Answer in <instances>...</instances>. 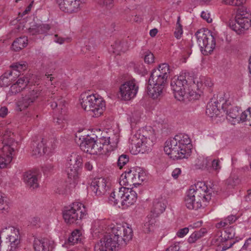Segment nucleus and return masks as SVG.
I'll list each match as a JSON object with an SVG mask.
<instances>
[{"label": "nucleus", "instance_id": "nucleus-53", "mask_svg": "<svg viewBox=\"0 0 251 251\" xmlns=\"http://www.w3.org/2000/svg\"><path fill=\"white\" fill-rule=\"evenodd\" d=\"M203 81V84L204 85L206 86V87H211L213 86V83L211 81V79L209 78H204L203 77V78L201 79V81L200 82H199V90L200 91H201L200 90V88L201 87V86L202 85V82ZM201 94V93H200V94Z\"/></svg>", "mask_w": 251, "mask_h": 251}, {"label": "nucleus", "instance_id": "nucleus-22", "mask_svg": "<svg viewBox=\"0 0 251 251\" xmlns=\"http://www.w3.org/2000/svg\"><path fill=\"white\" fill-rule=\"evenodd\" d=\"M14 231V235H7L8 237L6 238L7 241L5 242H8L12 245V246H15V248H17L18 245L20 243V233L18 229H17L13 226H9L2 228L0 230L1 234H3L6 232V234L9 233L10 231Z\"/></svg>", "mask_w": 251, "mask_h": 251}, {"label": "nucleus", "instance_id": "nucleus-2", "mask_svg": "<svg viewBox=\"0 0 251 251\" xmlns=\"http://www.w3.org/2000/svg\"><path fill=\"white\" fill-rule=\"evenodd\" d=\"M132 235L131 228L121 225L115 226L111 228V232L96 244L94 251H113L120 244L130 241Z\"/></svg>", "mask_w": 251, "mask_h": 251}, {"label": "nucleus", "instance_id": "nucleus-11", "mask_svg": "<svg viewBox=\"0 0 251 251\" xmlns=\"http://www.w3.org/2000/svg\"><path fill=\"white\" fill-rule=\"evenodd\" d=\"M50 99L48 100L49 104L52 108V109L57 108L56 110L60 112L61 110L60 115H58L56 119H54V122L56 123L58 125L64 124V118L63 115L65 114L66 109L64 108L65 107V101L63 99L61 96L56 97L55 93H51L50 96Z\"/></svg>", "mask_w": 251, "mask_h": 251}, {"label": "nucleus", "instance_id": "nucleus-39", "mask_svg": "<svg viewBox=\"0 0 251 251\" xmlns=\"http://www.w3.org/2000/svg\"><path fill=\"white\" fill-rule=\"evenodd\" d=\"M206 232L207 230L205 228H201L199 230L195 231L188 238V243L191 244L195 243L197 240L203 237Z\"/></svg>", "mask_w": 251, "mask_h": 251}, {"label": "nucleus", "instance_id": "nucleus-43", "mask_svg": "<svg viewBox=\"0 0 251 251\" xmlns=\"http://www.w3.org/2000/svg\"><path fill=\"white\" fill-rule=\"evenodd\" d=\"M124 43L120 41H117L114 44L111 45L112 51L117 55L120 54L121 52H124L126 50V49L123 46Z\"/></svg>", "mask_w": 251, "mask_h": 251}, {"label": "nucleus", "instance_id": "nucleus-19", "mask_svg": "<svg viewBox=\"0 0 251 251\" xmlns=\"http://www.w3.org/2000/svg\"><path fill=\"white\" fill-rule=\"evenodd\" d=\"M48 143L47 141L43 138L33 141L31 145L32 155L34 156H41L51 152V149L48 145Z\"/></svg>", "mask_w": 251, "mask_h": 251}, {"label": "nucleus", "instance_id": "nucleus-49", "mask_svg": "<svg viewBox=\"0 0 251 251\" xmlns=\"http://www.w3.org/2000/svg\"><path fill=\"white\" fill-rule=\"evenodd\" d=\"M246 0H222V3L229 5L239 6L243 5Z\"/></svg>", "mask_w": 251, "mask_h": 251}, {"label": "nucleus", "instance_id": "nucleus-20", "mask_svg": "<svg viewBox=\"0 0 251 251\" xmlns=\"http://www.w3.org/2000/svg\"><path fill=\"white\" fill-rule=\"evenodd\" d=\"M90 190L96 195L101 196L106 191V183L104 178L100 177L94 179L90 185Z\"/></svg>", "mask_w": 251, "mask_h": 251}, {"label": "nucleus", "instance_id": "nucleus-38", "mask_svg": "<svg viewBox=\"0 0 251 251\" xmlns=\"http://www.w3.org/2000/svg\"><path fill=\"white\" fill-rule=\"evenodd\" d=\"M210 163L211 159L210 158L200 156L196 160L195 166L197 169H204L206 168Z\"/></svg>", "mask_w": 251, "mask_h": 251}, {"label": "nucleus", "instance_id": "nucleus-55", "mask_svg": "<svg viewBox=\"0 0 251 251\" xmlns=\"http://www.w3.org/2000/svg\"><path fill=\"white\" fill-rule=\"evenodd\" d=\"M144 60L146 63L150 64L154 61V56L151 52L147 53L144 57Z\"/></svg>", "mask_w": 251, "mask_h": 251}, {"label": "nucleus", "instance_id": "nucleus-45", "mask_svg": "<svg viewBox=\"0 0 251 251\" xmlns=\"http://www.w3.org/2000/svg\"><path fill=\"white\" fill-rule=\"evenodd\" d=\"M9 206L5 198L2 195L0 192V211L2 213H5L8 212Z\"/></svg>", "mask_w": 251, "mask_h": 251}, {"label": "nucleus", "instance_id": "nucleus-5", "mask_svg": "<svg viewBox=\"0 0 251 251\" xmlns=\"http://www.w3.org/2000/svg\"><path fill=\"white\" fill-rule=\"evenodd\" d=\"M80 97V104L85 111L92 112L94 117H99L102 114L105 109V102L101 98H97L93 94H84Z\"/></svg>", "mask_w": 251, "mask_h": 251}, {"label": "nucleus", "instance_id": "nucleus-21", "mask_svg": "<svg viewBox=\"0 0 251 251\" xmlns=\"http://www.w3.org/2000/svg\"><path fill=\"white\" fill-rule=\"evenodd\" d=\"M3 147L1 150L4 152L14 153L17 150V142H15L13 138V134H5L3 137Z\"/></svg>", "mask_w": 251, "mask_h": 251}, {"label": "nucleus", "instance_id": "nucleus-27", "mask_svg": "<svg viewBox=\"0 0 251 251\" xmlns=\"http://www.w3.org/2000/svg\"><path fill=\"white\" fill-rule=\"evenodd\" d=\"M164 87V86L158 85L155 83L152 84V85L151 86L148 82L147 93L152 99H157L162 96Z\"/></svg>", "mask_w": 251, "mask_h": 251}, {"label": "nucleus", "instance_id": "nucleus-37", "mask_svg": "<svg viewBox=\"0 0 251 251\" xmlns=\"http://www.w3.org/2000/svg\"><path fill=\"white\" fill-rule=\"evenodd\" d=\"M167 79L163 78L162 76H156L154 73H151L149 79V83L151 86L155 83L158 85L165 86L167 82Z\"/></svg>", "mask_w": 251, "mask_h": 251}, {"label": "nucleus", "instance_id": "nucleus-52", "mask_svg": "<svg viewBox=\"0 0 251 251\" xmlns=\"http://www.w3.org/2000/svg\"><path fill=\"white\" fill-rule=\"evenodd\" d=\"M23 89L16 83L13 84L10 87L9 94L10 95H16L21 92Z\"/></svg>", "mask_w": 251, "mask_h": 251}, {"label": "nucleus", "instance_id": "nucleus-35", "mask_svg": "<svg viewBox=\"0 0 251 251\" xmlns=\"http://www.w3.org/2000/svg\"><path fill=\"white\" fill-rule=\"evenodd\" d=\"M14 153L10 154L8 152H4L2 150H0V168H4L12 161L13 155Z\"/></svg>", "mask_w": 251, "mask_h": 251}, {"label": "nucleus", "instance_id": "nucleus-8", "mask_svg": "<svg viewBox=\"0 0 251 251\" xmlns=\"http://www.w3.org/2000/svg\"><path fill=\"white\" fill-rule=\"evenodd\" d=\"M198 44L201 50L211 53L215 47L216 34L210 30H199L195 33Z\"/></svg>", "mask_w": 251, "mask_h": 251}, {"label": "nucleus", "instance_id": "nucleus-32", "mask_svg": "<svg viewBox=\"0 0 251 251\" xmlns=\"http://www.w3.org/2000/svg\"><path fill=\"white\" fill-rule=\"evenodd\" d=\"M132 173H134L133 186L140 184L146 178L145 172L139 167H133Z\"/></svg>", "mask_w": 251, "mask_h": 251}, {"label": "nucleus", "instance_id": "nucleus-46", "mask_svg": "<svg viewBox=\"0 0 251 251\" xmlns=\"http://www.w3.org/2000/svg\"><path fill=\"white\" fill-rule=\"evenodd\" d=\"M11 67L13 68L14 70L20 72L26 69L27 63L25 61L16 62L11 65Z\"/></svg>", "mask_w": 251, "mask_h": 251}, {"label": "nucleus", "instance_id": "nucleus-34", "mask_svg": "<svg viewBox=\"0 0 251 251\" xmlns=\"http://www.w3.org/2000/svg\"><path fill=\"white\" fill-rule=\"evenodd\" d=\"M152 73L156 76H162L163 78H168L170 73L169 66L166 63L160 64L158 68L154 69Z\"/></svg>", "mask_w": 251, "mask_h": 251}, {"label": "nucleus", "instance_id": "nucleus-30", "mask_svg": "<svg viewBox=\"0 0 251 251\" xmlns=\"http://www.w3.org/2000/svg\"><path fill=\"white\" fill-rule=\"evenodd\" d=\"M35 251H49V241L47 238L35 239L34 241Z\"/></svg>", "mask_w": 251, "mask_h": 251}, {"label": "nucleus", "instance_id": "nucleus-23", "mask_svg": "<svg viewBox=\"0 0 251 251\" xmlns=\"http://www.w3.org/2000/svg\"><path fill=\"white\" fill-rule=\"evenodd\" d=\"M122 190L125 191L124 200L122 203H124V206H129L133 204L137 199V194L136 192L132 188L129 189L124 187Z\"/></svg>", "mask_w": 251, "mask_h": 251}, {"label": "nucleus", "instance_id": "nucleus-56", "mask_svg": "<svg viewBox=\"0 0 251 251\" xmlns=\"http://www.w3.org/2000/svg\"><path fill=\"white\" fill-rule=\"evenodd\" d=\"M220 162L219 159H214L213 160L211 159V165L213 170L219 171L221 169Z\"/></svg>", "mask_w": 251, "mask_h": 251}, {"label": "nucleus", "instance_id": "nucleus-6", "mask_svg": "<svg viewBox=\"0 0 251 251\" xmlns=\"http://www.w3.org/2000/svg\"><path fill=\"white\" fill-rule=\"evenodd\" d=\"M251 25V14L245 7L238 8L234 21L229 22L230 28L237 34H241Z\"/></svg>", "mask_w": 251, "mask_h": 251}, {"label": "nucleus", "instance_id": "nucleus-26", "mask_svg": "<svg viewBox=\"0 0 251 251\" xmlns=\"http://www.w3.org/2000/svg\"><path fill=\"white\" fill-rule=\"evenodd\" d=\"M134 173H132V168L127 169L125 172V174H122L120 178V184L121 186H133L134 182Z\"/></svg>", "mask_w": 251, "mask_h": 251}, {"label": "nucleus", "instance_id": "nucleus-9", "mask_svg": "<svg viewBox=\"0 0 251 251\" xmlns=\"http://www.w3.org/2000/svg\"><path fill=\"white\" fill-rule=\"evenodd\" d=\"M86 214L84 205L79 202H74L72 206L67 207L63 213L65 221L68 224L74 223L76 220L81 219Z\"/></svg>", "mask_w": 251, "mask_h": 251}, {"label": "nucleus", "instance_id": "nucleus-12", "mask_svg": "<svg viewBox=\"0 0 251 251\" xmlns=\"http://www.w3.org/2000/svg\"><path fill=\"white\" fill-rule=\"evenodd\" d=\"M138 89L139 86L135 79L126 81L120 87L121 96L125 100H130L136 96Z\"/></svg>", "mask_w": 251, "mask_h": 251}, {"label": "nucleus", "instance_id": "nucleus-14", "mask_svg": "<svg viewBox=\"0 0 251 251\" xmlns=\"http://www.w3.org/2000/svg\"><path fill=\"white\" fill-rule=\"evenodd\" d=\"M222 108L226 112L227 119L232 123V124L235 125L236 123L240 122V109L238 107L231 105L228 100H226L222 103Z\"/></svg>", "mask_w": 251, "mask_h": 251}, {"label": "nucleus", "instance_id": "nucleus-47", "mask_svg": "<svg viewBox=\"0 0 251 251\" xmlns=\"http://www.w3.org/2000/svg\"><path fill=\"white\" fill-rule=\"evenodd\" d=\"M235 235V232L234 229L232 227L230 226L229 227L226 228L224 231V233H222L221 235L219 237V238L226 237V238L233 239Z\"/></svg>", "mask_w": 251, "mask_h": 251}, {"label": "nucleus", "instance_id": "nucleus-4", "mask_svg": "<svg viewBox=\"0 0 251 251\" xmlns=\"http://www.w3.org/2000/svg\"><path fill=\"white\" fill-rule=\"evenodd\" d=\"M153 129L143 128L140 133L132 136L129 140L130 151L132 154L144 153L150 151L155 139Z\"/></svg>", "mask_w": 251, "mask_h": 251}, {"label": "nucleus", "instance_id": "nucleus-44", "mask_svg": "<svg viewBox=\"0 0 251 251\" xmlns=\"http://www.w3.org/2000/svg\"><path fill=\"white\" fill-rule=\"evenodd\" d=\"M11 71L4 73L0 77V86L1 87H7L10 84V79L8 76L12 75Z\"/></svg>", "mask_w": 251, "mask_h": 251}, {"label": "nucleus", "instance_id": "nucleus-54", "mask_svg": "<svg viewBox=\"0 0 251 251\" xmlns=\"http://www.w3.org/2000/svg\"><path fill=\"white\" fill-rule=\"evenodd\" d=\"M242 247L240 251H251V238L248 239L244 245H242Z\"/></svg>", "mask_w": 251, "mask_h": 251}, {"label": "nucleus", "instance_id": "nucleus-42", "mask_svg": "<svg viewBox=\"0 0 251 251\" xmlns=\"http://www.w3.org/2000/svg\"><path fill=\"white\" fill-rule=\"evenodd\" d=\"M241 121L246 122L247 125L251 126V107L242 112L240 115Z\"/></svg>", "mask_w": 251, "mask_h": 251}, {"label": "nucleus", "instance_id": "nucleus-60", "mask_svg": "<svg viewBox=\"0 0 251 251\" xmlns=\"http://www.w3.org/2000/svg\"><path fill=\"white\" fill-rule=\"evenodd\" d=\"M201 17L205 20L207 23H210L212 22V19L210 18V14L207 12L202 11L201 13Z\"/></svg>", "mask_w": 251, "mask_h": 251}, {"label": "nucleus", "instance_id": "nucleus-57", "mask_svg": "<svg viewBox=\"0 0 251 251\" xmlns=\"http://www.w3.org/2000/svg\"><path fill=\"white\" fill-rule=\"evenodd\" d=\"M189 232L188 227H184L178 230L177 232L176 235L179 238H182L185 236Z\"/></svg>", "mask_w": 251, "mask_h": 251}, {"label": "nucleus", "instance_id": "nucleus-25", "mask_svg": "<svg viewBox=\"0 0 251 251\" xmlns=\"http://www.w3.org/2000/svg\"><path fill=\"white\" fill-rule=\"evenodd\" d=\"M122 188H124V187H121L119 188L118 191L114 190L111 193L108 198L109 202L111 204L117 205L118 203H121L122 205L124 206V203H122V201L124 200L125 191L122 190Z\"/></svg>", "mask_w": 251, "mask_h": 251}, {"label": "nucleus", "instance_id": "nucleus-18", "mask_svg": "<svg viewBox=\"0 0 251 251\" xmlns=\"http://www.w3.org/2000/svg\"><path fill=\"white\" fill-rule=\"evenodd\" d=\"M174 139L180 147V151L183 152L181 156L184 154L187 158L192 152L191 140L189 136L184 133H179L175 136Z\"/></svg>", "mask_w": 251, "mask_h": 251}, {"label": "nucleus", "instance_id": "nucleus-61", "mask_svg": "<svg viewBox=\"0 0 251 251\" xmlns=\"http://www.w3.org/2000/svg\"><path fill=\"white\" fill-rule=\"evenodd\" d=\"M114 0H102V3L107 8H111L114 4Z\"/></svg>", "mask_w": 251, "mask_h": 251}, {"label": "nucleus", "instance_id": "nucleus-24", "mask_svg": "<svg viewBox=\"0 0 251 251\" xmlns=\"http://www.w3.org/2000/svg\"><path fill=\"white\" fill-rule=\"evenodd\" d=\"M220 102L218 101L212 102L210 101L207 104L206 114L210 117L213 118L216 117L220 113L219 108L221 106L224 99L219 100Z\"/></svg>", "mask_w": 251, "mask_h": 251}, {"label": "nucleus", "instance_id": "nucleus-58", "mask_svg": "<svg viewBox=\"0 0 251 251\" xmlns=\"http://www.w3.org/2000/svg\"><path fill=\"white\" fill-rule=\"evenodd\" d=\"M54 41L56 43H58L60 44H62L64 43L65 41H66L67 42H69L70 41L71 39L70 38H63L62 37H60L58 36L57 34H55L54 35Z\"/></svg>", "mask_w": 251, "mask_h": 251}, {"label": "nucleus", "instance_id": "nucleus-62", "mask_svg": "<svg viewBox=\"0 0 251 251\" xmlns=\"http://www.w3.org/2000/svg\"><path fill=\"white\" fill-rule=\"evenodd\" d=\"M8 114V109L6 106L1 107L0 108V117H5Z\"/></svg>", "mask_w": 251, "mask_h": 251}, {"label": "nucleus", "instance_id": "nucleus-50", "mask_svg": "<svg viewBox=\"0 0 251 251\" xmlns=\"http://www.w3.org/2000/svg\"><path fill=\"white\" fill-rule=\"evenodd\" d=\"M129 161L128 156L126 154H122L119 156L117 165L121 169L123 166L126 165Z\"/></svg>", "mask_w": 251, "mask_h": 251}, {"label": "nucleus", "instance_id": "nucleus-40", "mask_svg": "<svg viewBox=\"0 0 251 251\" xmlns=\"http://www.w3.org/2000/svg\"><path fill=\"white\" fill-rule=\"evenodd\" d=\"M81 233L80 230L76 229L72 232L71 236L68 238L69 242L72 245L77 243L80 241V235Z\"/></svg>", "mask_w": 251, "mask_h": 251}, {"label": "nucleus", "instance_id": "nucleus-10", "mask_svg": "<svg viewBox=\"0 0 251 251\" xmlns=\"http://www.w3.org/2000/svg\"><path fill=\"white\" fill-rule=\"evenodd\" d=\"M167 201L165 199L162 198L156 199L153 202V206L151 210V214L148 219L151 218L148 222L145 224L144 228L147 227V231H150V226L155 222V218L157 217L160 214L162 213L166 207Z\"/></svg>", "mask_w": 251, "mask_h": 251}, {"label": "nucleus", "instance_id": "nucleus-17", "mask_svg": "<svg viewBox=\"0 0 251 251\" xmlns=\"http://www.w3.org/2000/svg\"><path fill=\"white\" fill-rule=\"evenodd\" d=\"M80 148L84 152L91 154H97L103 149V147L99 146L98 141L94 138L87 136L80 144Z\"/></svg>", "mask_w": 251, "mask_h": 251}, {"label": "nucleus", "instance_id": "nucleus-63", "mask_svg": "<svg viewBox=\"0 0 251 251\" xmlns=\"http://www.w3.org/2000/svg\"><path fill=\"white\" fill-rule=\"evenodd\" d=\"M180 249L179 246L177 244H174L168 248L165 251H178Z\"/></svg>", "mask_w": 251, "mask_h": 251}, {"label": "nucleus", "instance_id": "nucleus-51", "mask_svg": "<svg viewBox=\"0 0 251 251\" xmlns=\"http://www.w3.org/2000/svg\"><path fill=\"white\" fill-rule=\"evenodd\" d=\"M28 83H29V79L26 77H23L19 78L15 83L23 90L27 86Z\"/></svg>", "mask_w": 251, "mask_h": 251}, {"label": "nucleus", "instance_id": "nucleus-3", "mask_svg": "<svg viewBox=\"0 0 251 251\" xmlns=\"http://www.w3.org/2000/svg\"><path fill=\"white\" fill-rule=\"evenodd\" d=\"M212 194L203 182H199L191 186L185 198L186 206L189 209L197 210L202 206V203L211 199Z\"/></svg>", "mask_w": 251, "mask_h": 251}, {"label": "nucleus", "instance_id": "nucleus-28", "mask_svg": "<svg viewBox=\"0 0 251 251\" xmlns=\"http://www.w3.org/2000/svg\"><path fill=\"white\" fill-rule=\"evenodd\" d=\"M218 240L222 243V251H225L233 246L236 248H239L243 245L242 242L233 239L226 238V237L218 238Z\"/></svg>", "mask_w": 251, "mask_h": 251}, {"label": "nucleus", "instance_id": "nucleus-1", "mask_svg": "<svg viewBox=\"0 0 251 251\" xmlns=\"http://www.w3.org/2000/svg\"><path fill=\"white\" fill-rule=\"evenodd\" d=\"M171 86L176 99L187 102L198 99L200 97L199 81L184 73L174 76L171 80Z\"/></svg>", "mask_w": 251, "mask_h": 251}, {"label": "nucleus", "instance_id": "nucleus-16", "mask_svg": "<svg viewBox=\"0 0 251 251\" xmlns=\"http://www.w3.org/2000/svg\"><path fill=\"white\" fill-rule=\"evenodd\" d=\"M85 0H57L60 9L63 12L73 13L80 9V5Z\"/></svg>", "mask_w": 251, "mask_h": 251}, {"label": "nucleus", "instance_id": "nucleus-64", "mask_svg": "<svg viewBox=\"0 0 251 251\" xmlns=\"http://www.w3.org/2000/svg\"><path fill=\"white\" fill-rule=\"evenodd\" d=\"M4 244L5 246H6L5 249L6 251H16V250L17 249L15 246H12L13 245L8 242H4Z\"/></svg>", "mask_w": 251, "mask_h": 251}, {"label": "nucleus", "instance_id": "nucleus-7", "mask_svg": "<svg viewBox=\"0 0 251 251\" xmlns=\"http://www.w3.org/2000/svg\"><path fill=\"white\" fill-rule=\"evenodd\" d=\"M82 159L80 155L73 153L68 157L66 164V172L70 179L71 187L74 188L77 183L78 170L82 166Z\"/></svg>", "mask_w": 251, "mask_h": 251}, {"label": "nucleus", "instance_id": "nucleus-48", "mask_svg": "<svg viewBox=\"0 0 251 251\" xmlns=\"http://www.w3.org/2000/svg\"><path fill=\"white\" fill-rule=\"evenodd\" d=\"M182 33V26L180 24V17L179 16L177 17L175 31L174 32L175 36L177 39H179L181 37Z\"/></svg>", "mask_w": 251, "mask_h": 251}, {"label": "nucleus", "instance_id": "nucleus-15", "mask_svg": "<svg viewBox=\"0 0 251 251\" xmlns=\"http://www.w3.org/2000/svg\"><path fill=\"white\" fill-rule=\"evenodd\" d=\"M164 150L167 154L173 159L187 158L184 154H182L181 156V154L183 152L180 151V148L174 138L165 142Z\"/></svg>", "mask_w": 251, "mask_h": 251}, {"label": "nucleus", "instance_id": "nucleus-31", "mask_svg": "<svg viewBox=\"0 0 251 251\" xmlns=\"http://www.w3.org/2000/svg\"><path fill=\"white\" fill-rule=\"evenodd\" d=\"M110 137L102 136L99 139L96 140L98 141L99 146H101L103 148L105 147L106 150H113L117 144V141H112Z\"/></svg>", "mask_w": 251, "mask_h": 251}, {"label": "nucleus", "instance_id": "nucleus-41", "mask_svg": "<svg viewBox=\"0 0 251 251\" xmlns=\"http://www.w3.org/2000/svg\"><path fill=\"white\" fill-rule=\"evenodd\" d=\"M240 182L238 176L235 175H231L226 181V184L229 188H234Z\"/></svg>", "mask_w": 251, "mask_h": 251}, {"label": "nucleus", "instance_id": "nucleus-29", "mask_svg": "<svg viewBox=\"0 0 251 251\" xmlns=\"http://www.w3.org/2000/svg\"><path fill=\"white\" fill-rule=\"evenodd\" d=\"M24 180L27 186L33 189L38 187V179L35 173L27 172L24 175Z\"/></svg>", "mask_w": 251, "mask_h": 251}, {"label": "nucleus", "instance_id": "nucleus-59", "mask_svg": "<svg viewBox=\"0 0 251 251\" xmlns=\"http://www.w3.org/2000/svg\"><path fill=\"white\" fill-rule=\"evenodd\" d=\"M54 166L51 164H47L42 167V170L45 174H48L53 170Z\"/></svg>", "mask_w": 251, "mask_h": 251}, {"label": "nucleus", "instance_id": "nucleus-13", "mask_svg": "<svg viewBox=\"0 0 251 251\" xmlns=\"http://www.w3.org/2000/svg\"><path fill=\"white\" fill-rule=\"evenodd\" d=\"M28 93L17 103V109L21 111L27 108L41 94V90L39 86H34L30 88Z\"/></svg>", "mask_w": 251, "mask_h": 251}, {"label": "nucleus", "instance_id": "nucleus-36", "mask_svg": "<svg viewBox=\"0 0 251 251\" xmlns=\"http://www.w3.org/2000/svg\"><path fill=\"white\" fill-rule=\"evenodd\" d=\"M28 39L26 37L23 36L17 38L12 45V48L18 51L25 47L27 45Z\"/></svg>", "mask_w": 251, "mask_h": 251}, {"label": "nucleus", "instance_id": "nucleus-33", "mask_svg": "<svg viewBox=\"0 0 251 251\" xmlns=\"http://www.w3.org/2000/svg\"><path fill=\"white\" fill-rule=\"evenodd\" d=\"M49 29L50 27L48 25H40L34 23L29 27L28 32L30 34L33 35L42 34Z\"/></svg>", "mask_w": 251, "mask_h": 251}]
</instances>
